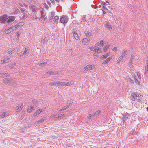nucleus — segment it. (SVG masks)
<instances>
[{"mask_svg": "<svg viewBox=\"0 0 148 148\" xmlns=\"http://www.w3.org/2000/svg\"><path fill=\"white\" fill-rule=\"evenodd\" d=\"M95 68L94 65L89 64L88 65L84 67V69L85 71H90L93 70Z\"/></svg>", "mask_w": 148, "mask_h": 148, "instance_id": "7ed1b4c3", "label": "nucleus"}, {"mask_svg": "<svg viewBox=\"0 0 148 148\" xmlns=\"http://www.w3.org/2000/svg\"><path fill=\"white\" fill-rule=\"evenodd\" d=\"M64 115V114H56L54 115L53 117H55L57 118H59L60 117L63 116Z\"/></svg>", "mask_w": 148, "mask_h": 148, "instance_id": "f3484780", "label": "nucleus"}, {"mask_svg": "<svg viewBox=\"0 0 148 148\" xmlns=\"http://www.w3.org/2000/svg\"><path fill=\"white\" fill-rule=\"evenodd\" d=\"M128 80L132 84L134 83V81L130 78V77H127Z\"/></svg>", "mask_w": 148, "mask_h": 148, "instance_id": "c85d7f7f", "label": "nucleus"}, {"mask_svg": "<svg viewBox=\"0 0 148 148\" xmlns=\"http://www.w3.org/2000/svg\"><path fill=\"white\" fill-rule=\"evenodd\" d=\"M46 120V118H42L40 120H39L36 123H39V124L43 122H44V121H45Z\"/></svg>", "mask_w": 148, "mask_h": 148, "instance_id": "2eb2a0df", "label": "nucleus"}, {"mask_svg": "<svg viewBox=\"0 0 148 148\" xmlns=\"http://www.w3.org/2000/svg\"><path fill=\"white\" fill-rule=\"evenodd\" d=\"M133 64L132 63V62H130L129 63V67L130 68H132L133 67Z\"/></svg>", "mask_w": 148, "mask_h": 148, "instance_id": "09e8293b", "label": "nucleus"}, {"mask_svg": "<svg viewBox=\"0 0 148 148\" xmlns=\"http://www.w3.org/2000/svg\"><path fill=\"white\" fill-rule=\"evenodd\" d=\"M100 112H101V111H99V110L97 111H96V112L95 113V114H94V116L96 117V116H98L100 114Z\"/></svg>", "mask_w": 148, "mask_h": 148, "instance_id": "bb28decb", "label": "nucleus"}, {"mask_svg": "<svg viewBox=\"0 0 148 148\" xmlns=\"http://www.w3.org/2000/svg\"><path fill=\"white\" fill-rule=\"evenodd\" d=\"M137 75L138 78L140 79H141V75H140V72H137Z\"/></svg>", "mask_w": 148, "mask_h": 148, "instance_id": "e433bc0d", "label": "nucleus"}, {"mask_svg": "<svg viewBox=\"0 0 148 148\" xmlns=\"http://www.w3.org/2000/svg\"><path fill=\"white\" fill-rule=\"evenodd\" d=\"M8 74L5 73V74H4V73H3L1 74V76L3 77H5V76H8L9 75H8Z\"/></svg>", "mask_w": 148, "mask_h": 148, "instance_id": "603ef678", "label": "nucleus"}, {"mask_svg": "<svg viewBox=\"0 0 148 148\" xmlns=\"http://www.w3.org/2000/svg\"><path fill=\"white\" fill-rule=\"evenodd\" d=\"M30 10L34 12H36V8L35 7L32 6L30 7Z\"/></svg>", "mask_w": 148, "mask_h": 148, "instance_id": "2f4dec72", "label": "nucleus"}, {"mask_svg": "<svg viewBox=\"0 0 148 148\" xmlns=\"http://www.w3.org/2000/svg\"><path fill=\"white\" fill-rule=\"evenodd\" d=\"M148 72V66H145V72L147 73Z\"/></svg>", "mask_w": 148, "mask_h": 148, "instance_id": "37998d69", "label": "nucleus"}, {"mask_svg": "<svg viewBox=\"0 0 148 148\" xmlns=\"http://www.w3.org/2000/svg\"><path fill=\"white\" fill-rule=\"evenodd\" d=\"M146 66H148V59H147L146 60Z\"/></svg>", "mask_w": 148, "mask_h": 148, "instance_id": "0e129e2a", "label": "nucleus"}, {"mask_svg": "<svg viewBox=\"0 0 148 148\" xmlns=\"http://www.w3.org/2000/svg\"><path fill=\"white\" fill-rule=\"evenodd\" d=\"M97 47H91L89 48V49L91 51L95 52L96 51V49Z\"/></svg>", "mask_w": 148, "mask_h": 148, "instance_id": "a211bd4d", "label": "nucleus"}, {"mask_svg": "<svg viewBox=\"0 0 148 148\" xmlns=\"http://www.w3.org/2000/svg\"><path fill=\"white\" fill-rule=\"evenodd\" d=\"M110 49V47L108 45L105 46L104 48V51L106 52L108 49Z\"/></svg>", "mask_w": 148, "mask_h": 148, "instance_id": "393cba45", "label": "nucleus"}, {"mask_svg": "<svg viewBox=\"0 0 148 148\" xmlns=\"http://www.w3.org/2000/svg\"><path fill=\"white\" fill-rule=\"evenodd\" d=\"M69 106V104L68 105H67L66 106H64L62 108V110H66V109H67Z\"/></svg>", "mask_w": 148, "mask_h": 148, "instance_id": "49530a36", "label": "nucleus"}, {"mask_svg": "<svg viewBox=\"0 0 148 148\" xmlns=\"http://www.w3.org/2000/svg\"><path fill=\"white\" fill-rule=\"evenodd\" d=\"M55 15V12H52L50 13L49 15V20H52Z\"/></svg>", "mask_w": 148, "mask_h": 148, "instance_id": "1a4fd4ad", "label": "nucleus"}, {"mask_svg": "<svg viewBox=\"0 0 148 148\" xmlns=\"http://www.w3.org/2000/svg\"><path fill=\"white\" fill-rule=\"evenodd\" d=\"M10 60L9 58H6L4 60H0V64L6 63L8 62Z\"/></svg>", "mask_w": 148, "mask_h": 148, "instance_id": "ddd939ff", "label": "nucleus"}, {"mask_svg": "<svg viewBox=\"0 0 148 148\" xmlns=\"http://www.w3.org/2000/svg\"><path fill=\"white\" fill-rule=\"evenodd\" d=\"M123 58V56H120L118 59V60L117 61V63L119 64V63L120 62H121V58Z\"/></svg>", "mask_w": 148, "mask_h": 148, "instance_id": "7c9ffc66", "label": "nucleus"}, {"mask_svg": "<svg viewBox=\"0 0 148 148\" xmlns=\"http://www.w3.org/2000/svg\"><path fill=\"white\" fill-rule=\"evenodd\" d=\"M135 133H136V132L134 130V131H133V132L132 133V134H134Z\"/></svg>", "mask_w": 148, "mask_h": 148, "instance_id": "338daca9", "label": "nucleus"}, {"mask_svg": "<svg viewBox=\"0 0 148 148\" xmlns=\"http://www.w3.org/2000/svg\"><path fill=\"white\" fill-rule=\"evenodd\" d=\"M9 113L7 112H4L3 113L1 116V117L2 118H4L7 116H9Z\"/></svg>", "mask_w": 148, "mask_h": 148, "instance_id": "a878e982", "label": "nucleus"}, {"mask_svg": "<svg viewBox=\"0 0 148 148\" xmlns=\"http://www.w3.org/2000/svg\"><path fill=\"white\" fill-rule=\"evenodd\" d=\"M23 107V104H22L21 105H18V106H16V111L17 112H19V111L21 110H22V109Z\"/></svg>", "mask_w": 148, "mask_h": 148, "instance_id": "6e6552de", "label": "nucleus"}, {"mask_svg": "<svg viewBox=\"0 0 148 148\" xmlns=\"http://www.w3.org/2000/svg\"><path fill=\"white\" fill-rule=\"evenodd\" d=\"M103 40H101L100 41V43L98 45L99 46H101L103 44Z\"/></svg>", "mask_w": 148, "mask_h": 148, "instance_id": "c03bdc74", "label": "nucleus"}, {"mask_svg": "<svg viewBox=\"0 0 148 148\" xmlns=\"http://www.w3.org/2000/svg\"><path fill=\"white\" fill-rule=\"evenodd\" d=\"M59 17L58 16H55L54 18L53 19V21L54 23H56L58 21V20H59Z\"/></svg>", "mask_w": 148, "mask_h": 148, "instance_id": "4be33fe9", "label": "nucleus"}, {"mask_svg": "<svg viewBox=\"0 0 148 148\" xmlns=\"http://www.w3.org/2000/svg\"><path fill=\"white\" fill-rule=\"evenodd\" d=\"M4 83L5 84H8L12 83V81H13L12 79H9L8 78H5L3 80Z\"/></svg>", "mask_w": 148, "mask_h": 148, "instance_id": "0eeeda50", "label": "nucleus"}, {"mask_svg": "<svg viewBox=\"0 0 148 148\" xmlns=\"http://www.w3.org/2000/svg\"><path fill=\"white\" fill-rule=\"evenodd\" d=\"M101 52V50L100 49L97 47L96 49V51H95V52L96 53L98 54L100 53Z\"/></svg>", "mask_w": 148, "mask_h": 148, "instance_id": "cd10ccee", "label": "nucleus"}, {"mask_svg": "<svg viewBox=\"0 0 148 148\" xmlns=\"http://www.w3.org/2000/svg\"><path fill=\"white\" fill-rule=\"evenodd\" d=\"M137 101L139 102H140L141 101V100L140 99H138Z\"/></svg>", "mask_w": 148, "mask_h": 148, "instance_id": "774afa93", "label": "nucleus"}, {"mask_svg": "<svg viewBox=\"0 0 148 148\" xmlns=\"http://www.w3.org/2000/svg\"><path fill=\"white\" fill-rule=\"evenodd\" d=\"M57 82H51L49 83V84L50 86L56 85L57 84Z\"/></svg>", "mask_w": 148, "mask_h": 148, "instance_id": "c756f323", "label": "nucleus"}, {"mask_svg": "<svg viewBox=\"0 0 148 148\" xmlns=\"http://www.w3.org/2000/svg\"><path fill=\"white\" fill-rule=\"evenodd\" d=\"M9 19L8 18L7 22L11 23L13 21L15 20V17L14 16H9L8 17Z\"/></svg>", "mask_w": 148, "mask_h": 148, "instance_id": "9b49d317", "label": "nucleus"}, {"mask_svg": "<svg viewBox=\"0 0 148 148\" xmlns=\"http://www.w3.org/2000/svg\"><path fill=\"white\" fill-rule=\"evenodd\" d=\"M20 34H21V32L19 31H18L16 32V35L17 37V38L18 39H19L18 37H19V36L20 35Z\"/></svg>", "mask_w": 148, "mask_h": 148, "instance_id": "79ce46f5", "label": "nucleus"}, {"mask_svg": "<svg viewBox=\"0 0 148 148\" xmlns=\"http://www.w3.org/2000/svg\"><path fill=\"white\" fill-rule=\"evenodd\" d=\"M112 59V57H108V58L105 60L103 62V64L104 65L107 64Z\"/></svg>", "mask_w": 148, "mask_h": 148, "instance_id": "f8f14e48", "label": "nucleus"}, {"mask_svg": "<svg viewBox=\"0 0 148 148\" xmlns=\"http://www.w3.org/2000/svg\"><path fill=\"white\" fill-rule=\"evenodd\" d=\"M125 114L123 117V119H126L128 118V113H126Z\"/></svg>", "mask_w": 148, "mask_h": 148, "instance_id": "4c0bfd02", "label": "nucleus"}, {"mask_svg": "<svg viewBox=\"0 0 148 148\" xmlns=\"http://www.w3.org/2000/svg\"><path fill=\"white\" fill-rule=\"evenodd\" d=\"M42 112V111L40 110V109H39L36 111L35 113L34 114V116H36Z\"/></svg>", "mask_w": 148, "mask_h": 148, "instance_id": "412c9836", "label": "nucleus"}, {"mask_svg": "<svg viewBox=\"0 0 148 148\" xmlns=\"http://www.w3.org/2000/svg\"><path fill=\"white\" fill-rule=\"evenodd\" d=\"M47 64V62H44L40 63V64L39 65L40 66H44V65L46 64Z\"/></svg>", "mask_w": 148, "mask_h": 148, "instance_id": "f704fd0d", "label": "nucleus"}, {"mask_svg": "<svg viewBox=\"0 0 148 148\" xmlns=\"http://www.w3.org/2000/svg\"><path fill=\"white\" fill-rule=\"evenodd\" d=\"M106 27L108 28L109 29H110L112 28V26L108 23H106Z\"/></svg>", "mask_w": 148, "mask_h": 148, "instance_id": "6ab92c4d", "label": "nucleus"}, {"mask_svg": "<svg viewBox=\"0 0 148 148\" xmlns=\"http://www.w3.org/2000/svg\"><path fill=\"white\" fill-rule=\"evenodd\" d=\"M32 102L34 105H36L37 104V101L35 99H34L32 101Z\"/></svg>", "mask_w": 148, "mask_h": 148, "instance_id": "864d4df0", "label": "nucleus"}, {"mask_svg": "<svg viewBox=\"0 0 148 148\" xmlns=\"http://www.w3.org/2000/svg\"><path fill=\"white\" fill-rule=\"evenodd\" d=\"M14 26H15V29L18 28V27H19L18 24H17Z\"/></svg>", "mask_w": 148, "mask_h": 148, "instance_id": "4d7b16f0", "label": "nucleus"}, {"mask_svg": "<svg viewBox=\"0 0 148 148\" xmlns=\"http://www.w3.org/2000/svg\"><path fill=\"white\" fill-rule=\"evenodd\" d=\"M134 56L133 54H132L131 55V57H130V58H131V59L132 60L131 61H132V60L134 58Z\"/></svg>", "mask_w": 148, "mask_h": 148, "instance_id": "13d9d810", "label": "nucleus"}, {"mask_svg": "<svg viewBox=\"0 0 148 148\" xmlns=\"http://www.w3.org/2000/svg\"><path fill=\"white\" fill-rule=\"evenodd\" d=\"M93 56H94V57H95V58H97L98 57V55L97 54V53H94V54H93Z\"/></svg>", "mask_w": 148, "mask_h": 148, "instance_id": "58836bf2", "label": "nucleus"}, {"mask_svg": "<svg viewBox=\"0 0 148 148\" xmlns=\"http://www.w3.org/2000/svg\"><path fill=\"white\" fill-rule=\"evenodd\" d=\"M17 24H18L19 27H20V26L23 25L24 24V22H22L18 23Z\"/></svg>", "mask_w": 148, "mask_h": 148, "instance_id": "c9c22d12", "label": "nucleus"}, {"mask_svg": "<svg viewBox=\"0 0 148 148\" xmlns=\"http://www.w3.org/2000/svg\"><path fill=\"white\" fill-rule=\"evenodd\" d=\"M46 13L45 12H42L41 14V17L39 18V19H42L43 18H44L45 16L46 15Z\"/></svg>", "mask_w": 148, "mask_h": 148, "instance_id": "aec40b11", "label": "nucleus"}, {"mask_svg": "<svg viewBox=\"0 0 148 148\" xmlns=\"http://www.w3.org/2000/svg\"><path fill=\"white\" fill-rule=\"evenodd\" d=\"M61 84H62V86H66V83H65L64 82H61V83H60Z\"/></svg>", "mask_w": 148, "mask_h": 148, "instance_id": "5fc2aeb1", "label": "nucleus"}, {"mask_svg": "<svg viewBox=\"0 0 148 148\" xmlns=\"http://www.w3.org/2000/svg\"><path fill=\"white\" fill-rule=\"evenodd\" d=\"M8 29H9L10 31V32H12V31H13L12 30V29H11V27L8 28Z\"/></svg>", "mask_w": 148, "mask_h": 148, "instance_id": "69168bd1", "label": "nucleus"}, {"mask_svg": "<svg viewBox=\"0 0 148 148\" xmlns=\"http://www.w3.org/2000/svg\"><path fill=\"white\" fill-rule=\"evenodd\" d=\"M103 9L105 10H108V9L106 7L103 6Z\"/></svg>", "mask_w": 148, "mask_h": 148, "instance_id": "680f3d73", "label": "nucleus"}, {"mask_svg": "<svg viewBox=\"0 0 148 148\" xmlns=\"http://www.w3.org/2000/svg\"><path fill=\"white\" fill-rule=\"evenodd\" d=\"M61 82H59L58 81V82H57V84H58V85H59L60 86H62V84H61L60 83H61Z\"/></svg>", "mask_w": 148, "mask_h": 148, "instance_id": "6e6d98bb", "label": "nucleus"}, {"mask_svg": "<svg viewBox=\"0 0 148 148\" xmlns=\"http://www.w3.org/2000/svg\"><path fill=\"white\" fill-rule=\"evenodd\" d=\"M14 53V51L12 50H10L8 52V53L10 55H12Z\"/></svg>", "mask_w": 148, "mask_h": 148, "instance_id": "a19ab883", "label": "nucleus"}, {"mask_svg": "<svg viewBox=\"0 0 148 148\" xmlns=\"http://www.w3.org/2000/svg\"><path fill=\"white\" fill-rule=\"evenodd\" d=\"M135 82L136 83H138L139 82L138 80L136 78H134Z\"/></svg>", "mask_w": 148, "mask_h": 148, "instance_id": "052dcab7", "label": "nucleus"}, {"mask_svg": "<svg viewBox=\"0 0 148 148\" xmlns=\"http://www.w3.org/2000/svg\"><path fill=\"white\" fill-rule=\"evenodd\" d=\"M73 33L75 38L77 40H78L79 39V37L77 30L75 29H74L73 31Z\"/></svg>", "mask_w": 148, "mask_h": 148, "instance_id": "39448f33", "label": "nucleus"}, {"mask_svg": "<svg viewBox=\"0 0 148 148\" xmlns=\"http://www.w3.org/2000/svg\"><path fill=\"white\" fill-rule=\"evenodd\" d=\"M12 30L13 31L15 29V27L14 25L12 26V27H11Z\"/></svg>", "mask_w": 148, "mask_h": 148, "instance_id": "bf43d9fd", "label": "nucleus"}, {"mask_svg": "<svg viewBox=\"0 0 148 148\" xmlns=\"http://www.w3.org/2000/svg\"><path fill=\"white\" fill-rule=\"evenodd\" d=\"M29 52V49L28 48H26L25 49V51H23V53H22V55H24L25 54H27Z\"/></svg>", "mask_w": 148, "mask_h": 148, "instance_id": "dca6fc26", "label": "nucleus"}, {"mask_svg": "<svg viewBox=\"0 0 148 148\" xmlns=\"http://www.w3.org/2000/svg\"><path fill=\"white\" fill-rule=\"evenodd\" d=\"M8 18L7 15H4L0 17V22L1 23L7 22Z\"/></svg>", "mask_w": 148, "mask_h": 148, "instance_id": "20e7f679", "label": "nucleus"}, {"mask_svg": "<svg viewBox=\"0 0 148 148\" xmlns=\"http://www.w3.org/2000/svg\"><path fill=\"white\" fill-rule=\"evenodd\" d=\"M82 41L83 44L84 45L88 44L89 42V41L87 38H83L82 39Z\"/></svg>", "mask_w": 148, "mask_h": 148, "instance_id": "4468645a", "label": "nucleus"}, {"mask_svg": "<svg viewBox=\"0 0 148 148\" xmlns=\"http://www.w3.org/2000/svg\"><path fill=\"white\" fill-rule=\"evenodd\" d=\"M34 106H30V108H29L28 110H27V111L29 113H31L32 111V110H34Z\"/></svg>", "mask_w": 148, "mask_h": 148, "instance_id": "b1692460", "label": "nucleus"}, {"mask_svg": "<svg viewBox=\"0 0 148 148\" xmlns=\"http://www.w3.org/2000/svg\"><path fill=\"white\" fill-rule=\"evenodd\" d=\"M87 36H90L91 34V33L90 32H88L87 33H86L85 34Z\"/></svg>", "mask_w": 148, "mask_h": 148, "instance_id": "3c124183", "label": "nucleus"}, {"mask_svg": "<svg viewBox=\"0 0 148 148\" xmlns=\"http://www.w3.org/2000/svg\"><path fill=\"white\" fill-rule=\"evenodd\" d=\"M47 40V38H45L42 40L41 42L43 43V44H44L45 43V42H46Z\"/></svg>", "mask_w": 148, "mask_h": 148, "instance_id": "473e14b6", "label": "nucleus"}, {"mask_svg": "<svg viewBox=\"0 0 148 148\" xmlns=\"http://www.w3.org/2000/svg\"><path fill=\"white\" fill-rule=\"evenodd\" d=\"M10 31L8 29H6L5 30V33L6 34H8L9 33H10Z\"/></svg>", "mask_w": 148, "mask_h": 148, "instance_id": "8fccbe9b", "label": "nucleus"}, {"mask_svg": "<svg viewBox=\"0 0 148 148\" xmlns=\"http://www.w3.org/2000/svg\"><path fill=\"white\" fill-rule=\"evenodd\" d=\"M102 4L103 5H107V4L105 2H103Z\"/></svg>", "mask_w": 148, "mask_h": 148, "instance_id": "e2e57ef3", "label": "nucleus"}, {"mask_svg": "<svg viewBox=\"0 0 148 148\" xmlns=\"http://www.w3.org/2000/svg\"><path fill=\"white\" fill-rule=\"evenodd\" d=\"M60 22L64 24H66L68 21V17L65 15H63L60 19Z\"/></svg>", "mask_w": 148, "mask_h": 148, "instance_id": "f03ea898", "label": "nucleus"}, {"mask_svg": "<svg viewBox=\"0 0 148 148\" xmlns=\"http://www.w3.org/2000/svg\"><path fill=\"white\" fill-rule=\"evenodd\" d=\"M110 55V53H108L105 54L104 55L101 56L100 58L101 59L104 60L106 59L108 56Z\"/></svg>", "mask_w": 148, "mask_h": 148, "instance_id": "9d476101", "label": "nucleus"}, {"mask_svg": "<svg viewBox=\"0 0 148 148\" xmlns=\"http://www.w3.org/2000/svg\"><path fill=\"white\" fill-rule=\"evenodd\" d=\"M112 50L114 52H116L117 51V48L116 47H115L112 49Z\"/></svg>", "mask_w": 148, "mask_h": 148, "instance_id": "de8ad7c7", "label": "nucleus"}, {"mask_svg": "<svg viewBox=\"0 0 148 148\" xmlns=\"http://www.w3.org/2000/svg\"><path fill=\"white\" fill-rule=\"evenodd\" d=\"M66 86H69L73 85L74 84V82L72 81L67 82V83H66Z\"/></svg>", "mask_w": 148, "mask_h": 148, "instance_id": "5701e85b", "label": "nucleus"}, {"mask_svg": "<svg viewBox=\"0 0 148 148\" xmlns=\"http://www.w3.org/2000/svg\"><path fill=\"white\" fill-rule=\"evenodd\" d=\"M59 73V72L56 71H49L46 72V73L51 75H56Z\"/></svg>", "mask_w": 148, "mask_h": 148, "instance_id": "423d86ee", "label": "nucleus"}, {"mask_svg": "<svg viewBox=\"0 0 148 148\" xmlns=\"http://www.w3.org/2000/svg\"><path fill=\"white\" fill-rule=\"evenodd\" d=\"M142 95L139 93H133L131 95V98L133 101H135L137 97H142Z\"/></svg>", "mask_w": 148, "mask_h": 148, "instance_id": "f257e3e1", "label": "nucleus"}, {"mask_svg": "<svg viewBox=\"0 0 148 148\" xmlns=\"http://www.w3.org/2000/svg\"><path fill=\"white\" fill-rule=\"evenodd\" d=\"M127 52V51H123V53L122 55L121 56H123V57L124 56H125V53Z\"/></svg>", "mask_w": 148, "mask_h": 148, "instance_id": "a18cd8bd", "label": "nucleus"}, {"mask_svg": "<svg viewBox=\"0 0 148 148\" xmlns=\"http://www.w3.org/2000/svg\"><path fill=\"white\" fill-rule=\"evenodd\" d=\"M93 114H92L88 115L87 117L89 119H92L93 118Z\"/></svg>", "mask_w": 148, "mask_h": 148, "instance_id": "72a5a7b5", "label": "nucleus"}, {"mask_svg": "<svg viewBox=\"0 0 148 148\" xmlns=\"http://www.w3.org/2000/svg\"><path fill=\"white\" fill-rule=\"evenodd\" d=\"M13 51H17L18 52H19L20 51V49L17 48H16Z\"/></svg>", "mask_w": 148, "mask_h": 148, "instance_id": "ea45409f", "label": "nucleus"}]
</instances>
